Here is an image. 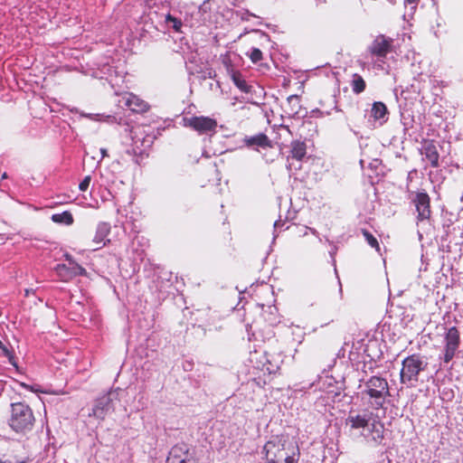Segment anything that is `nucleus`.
Here are the masks:
<instances>
[{
    "mask_svg": "<svg viewBox=\"0 0 463 463\" xmlns=\"http://www.w3.org/2000/svg\"><path fill=\"white\" fill-rule=\"evenodd\" d=\"M265 463H297L299 449L297 442L288 435H277L263 447Z\"/></svg>",
    "mask_w": 463,
    "mask_h": 463,
    "instance_id": "f257e3e1",
    "label": "nucleus"
},
{
    "mask_svg": "<svg viewBox=\"0 0 463 463\" xmlns=\"http://www.w3.org/2000/svg\"><path fill=\"white\" fill-rule=\"evenodd\" d=\"M35 423V417L31 407L24 402L11 404V414L8 419L9 427L19 434L31 431Z\"/></svg>",
    "mask_w": 463,
    "mask_h": 463,
    "instance_id": "f03ea898",
    "label": "nucleus"
},
{
    "mask_svg": "<svg viewBox=\"0 0 463 463\" xmlns=\"http://www.w3.org/2000/svg\"><path fill=\"white\" fill-rule=\"evenodd\" d=\"M426 364L420 356L413 354L402 361V367L400 373L401 383L413 387L419 380V374L425 369Z\"/></svg>",
    "mask_w": 463,
    "mask_h": 463,
    "instance_id": "7ed1b4c3",
    "label": "nucleus"
},
{
    "mask_svg": "<svg viewBox=\"0 0 463 463\" xmlns=\"http://www.w3.org/2000/svg\"><path fill=\"white\" fill-rule=\"evenodd\" d=\"M365 387L366 393L378 406H382L385 398L390 396L389 384L384 378L373 376L365 383Z\"/></svg>",
    "mask_w": 463,
    "mask_h": 463,
    "instance_id": "20e7f679",
    "label": "nucleus"
},
{
    "mask_svg": "<svg viewBox=\"0 0 463 463\" xmlns=\"http://www.w3.org/2000/svg\"><path fill=\"white\" fill-rule=\"evenodd\" d=\"M184 126L193 128L200 134L215 131L217 121L209 117H191L184 118Z\"/></svg>",
    "mask_w": 463,
    "mask_h": 463,
    "instance_id": "39448f33",
    "label": "nucleus"
},
{
    "mask_svg": "<svg viewBox=\"0 0 463 463\" xmlns=\"http://www.w3.org/2000/svg\"><path fill=\"white\" fill-rule=\"evenodd\" d=\"M460 344V335L457 327L452 326L448 329L445 335L444 357L445 363L450 362Z\"/></svg>",
    "mask_w": 463,
    "mask_h": 463,
    "instance_id": "423d86ee",
    "label": "nucleus"
},
{
    "mask_svg": "<svg viewBox=\"0 0 463 463\" xmlns=\"http://www.w3.org/2000/svg\"><path fill=\"white\" fill-rule=\"evenodd\" d=\"M112 410V399L109 394H106L95 401L92 411L89 415L103 420Z\"/></svg>",
    "mask_w": 463,
    "mask_h": 463,
    "instance_id": "0eeeda50",
    "label": "nucleus"
},
{
    "mask_svg": "<svg viewBox=\"0 0 463 463\" xmlns=\"http://www.w3.org/2000/svg\"><path fill=\"white\" fill-rule=\"evenodd\" d=\"M55 271L62 281H69L76 276L86 273L85 269L78 263L58 264L55 267Z\"/></svg>",
    "mask_w": 463,
    "mask_h": 463,
    "instance_id": "6e6552de",
    "label": "nucleus"
},
{
    "mask_svg": "<svg viewBox=\"0 0 463 463\" xmlns=\"http://www.w3.org/2000/svg\"><path fill=\"white\" fill-rule=\"evenodd\" d=\"M166 463H192V456L185 444L174 446L169 451Z\"/></svg>",
    "mask_w": 463,
    "mask_h": 463,
    "instance_id": "1a4fd4ad",
    "label": "nucleus"
},
{
    "mask_svg": "<svg viewBox=\"0 0 463 463\" xmlns=\"http://www.w3.org/2000/svg\"><path fill=\"white\" fill-rule=\"evenodd\" d=\"M391 39H388L383 35H378L369 47V51L373 55L385 57L391 50Z\"/></svg>",
    "mask_w": 463,
    "mask_h": 463,
    "instance_id": "9d476101",
    "label": "nucleus"
},
{
    "mask_svg": "<svg viewBox=\"0 0 463 463\" xmlns=\"http://www.w3.org/2000/svg\"><path fill=\"white\" fill-rule=\"evenodd\" d=\"M418 219L425 220L430 216V197L426 193H419L414 199Z\"/></svg>",
    "mask_w": 463,
    "mask_h": 463,
    "instance_id": "9b49d317",
    "label": "nucleus"
},
{
    "mask_svg": "<svg viewBox=\"0 0 463 463\" xmlns=\"http://www.w3.org/2000/svg\"><path fill=\"white\" fill-rule=\"evenodd\" d=\"M110 226L109 223L102 222L99 224L97 228V232L95 237L93 239V246L92 250H96L105 246L109 240H105L108 234L109 233Z\"/></svg>",
    "mask_w": 463,
    "mask_h": 463,
    "instance_id": "f8f14e48",
    "label": "nucleus"
},
{
    "mask_svg": "<svg viewBox=\"0 0 463 463\" xmlns=\"http://www.w3.org/2000/svg\"><path fill=\"white\" fill-rule=\"evenodd\" d=\"M125 105L132 111L144 112L147 109L148 106L146 102L138 99L137 96L129 95L125 101Z\"/></svg>",
    "mask_w": 463,
    "mask_h": 463,
    "instance_id": "ddd939ff",
    "label": "nucleus"
},
{
    "mask_svg": "<svg viewBox=\"0 0 463 463\" xmlns=\"http://www.w3.org/2000/svg\"><path fill=\"white\" fill-rule=\"evenodd\" d=\"M369 417L368 415H349L346 419V423L350 424L352 429H360L365 428L369 425Z\"/></svg>",
    "mask_w": 463,
    "mask_h": 463,
    "instance_id": "4468645a",
    "label": "nucleus"
},
{
    "mask_svg": "<svg viewBox=\"0 0 463 463\" xmlns=\"http://www.w3.org/2000/svg\"><path fill=\"white\" fill-rule=\"evenodd\" d=\"M291 156L297 160H302L307 153L306 144L299 140H295L291 143Z\"/></svg>",
    "mask_w": 463,
    "mask_h": 463,
    "instance_id": "2eb2a0df",
    "label": "nucleus"
},
{
    "mask_svg": "<svg viewBox=\"0 0 463 463\" xmlns=\"http://www.w3.org/2000/svg\"><path fill=\"white\" fill-rule=\"evenodd\" d=\"M245 143L248 146H261L266 147L269 146V140L265 134H258L254 137H250L245 138Z\"/></svg>",
    "mask_w": 463,
    "mask_h": 463,
    "instance_id": "dca6fc26",
    "label": "nucleus"
},
{
    "mask_svg": "<svg viewBox=\"0 0 463 463\" xmlns=\"http://www.w3.org/2000/svg\"><path fill=\"white\" fill-rule=\"evenodd\" d=\"M424 155L426 158L430 162V165L433 167L438 166L439 165V153L437 148L432 144H428L424 146Z\"/></svg>",
    "mask_w": 463,
    "mask_h": 463,
    "instance_id": "f3484780",
    "label": "nucleus"
},
{
    "mask_svg": "<svg viewBox=\"0 0 463 463\" xmlns=\"http://www.w3.org/2000/svg\"><path fill=\"white\" fill-rule=\"evenodd\" d=\"M371 431L373 432V440L377 443H381L383 439V425L380 422L373 421L371 424Z\"/></svg>",
    "mask_w": 463,
    "mask_h": 463,
    "instance_id": "a211bd4d",
    "label": "nucleus"
},
{
    "mask_svg": "<svg viewBox=\"0 0 463 463\" xmlns=\"http://www.w3.org/2000/svg\"><path fill=\"white\" fill-rule=\"evenodd\" d=\"M352 88L353 91L356 94L363 92L365 89V81L362 76L357 73L353 75Z\"/></svg>",
    "mask_w": 463,
    "mask_h": 463,
    "instance_id": "6ab92c4d",
    "label": "nucleus"
},
{
    "mask_svg": "<svg viewBox=\"0 0 463 463\" xmlns=\"http://www.w3.org/2000/svg\"><path fill=\"white\" fill-rule=\"evenodd\" d=\"M387 112V108L383 102H374L372 108V116L375 119H380L384 117Z\"/></svg>",
    "mask_w": 463,
    "mask_h": 463,
    "instance_id": "aec40b11",
    "label": "nucleus"
},
{
    "mask_svg": "<svg viewBox=\"0 0 463 463\" xmlns=\"http://www.w3.org/2000/svg\"><path fill=\"white\" fill-rule=\"evenodd\" d=\"M52 220L57 223L71 224L73 222L72 215L69 212L53 214Z\"/></svg>",
    "mask_w": 463,
    "mask_h": 463,
    "instance_id": "412c9836",
    "label": "nucleus"
},
{
    "mask_svg": "<svg viewBox=\"0 0 463 463\" xmlns=\"http://www.w3.org/2000/svg\"><path fill=\"white\" fill-rule=\"evenodd\" d=\"M232 79L234 84L243 92H249V86L246 81L241 78V75L239 72H233L232 75Z\"/></svg>",
    "mask_w": 463,
    "mask_h": 463,
    "instance_id": "4be33fe9",
    "label": "nucleus"
},
{
    "mask_svg": "<svg viewBox=\"0 0 463 463\" xmlns=\"http://www.w3.org/2000/svg\"><path fill=\"white\" fill-rule=\"evenodd\" d=\"M0 349L3 353V354L6 357H8L9 362L16 366V364L14 362V357L13 356L11 351L8 349V347L0 340Z\"/></svg>",
    "mask_w": 463,
    "mask_h": 463,
    "instance_id": "5701e85b",
    "label": "nucleus"
},
{
    "mask_svg": "<svg viewBox=\"0 0 463 463\" xmlns=\"http://www.w3.org/2000/svg\"><path fill=\"white\" fill-rule=\"evenodd\" d=\"M364 235L367 241V242L373 247L379 250V243L377 240L368 232L364 231Z\"/></svg>",
    "mask_w": 463,
    "mask_h": 463,
    "instance_id": "b1692460",
    "label": "nucleus"
},
{
    "mask_svg": "<svg viewBox=\"0 0 463 463\" xmlns=\"http://www.w3.org/2000/svg\"><path fill=\"white\" fill-rule=\"evenodd\" d=\"M250 58L252 62L257 63L262 59V52L258 48H253L250 52Z\"/></svg>",
    "mask_w": 463,
    "mask_h": 463,
    "instance_id": "393cba45",
    "label": "nucleus"
},
{
    "mask_svg": "<svg viewBox=\"0 0 463 463\" xmlns=\"http://www.w3.org/2000/svg\"><path fill=\"white\" fill-rule=\"evenodd\" d=\"M166 20L173 23V28L175 31H179L180 27L182 26V23L180 20L172 17L170 14L167 15Z\"/></svg>",
    "mask_w": 463,
    "mask_h": 463,
    "instance_id": "a878e982",
    "label": "nucleus"
},
{
    "mask_svg": "<svg viewBox=\"0 0 463 463\" xmlns=\"http://www.w3.org/2000/svg\"><path fill=\"white\" fill-rule=\"evenodd\" d=\"M90 180H91V178L90 175L85 176L84 179L81 181V183L79 185L80 190L86 191L90 185Z\"/></svg>",
    "mask_w": 463,
    "mask_h": 463,
    "instance_id": "bb28decb",
    "label": "nucleus"
},
{
    "mask_svg": "<svg viewBox=\"0 0 463 463\" xmlns=\"http://www.w3.org/2000/svg\"><path fill=\"white\" fill-rule=\"evenodd\" d=\"M65 259L68 261V263H77L71 255L65 254Z\"/></svg>",
    "mask_w": 463,
    "mask_h": 463,
    "instance_id": "cd10ccee",
    "label": "nucleus"
},
{
    "mask_svg": "<svg viewBox=\"0 0 463 463\" xmlns=\"http://www.w3.org/2000/svg\"><path fill=\"white\" fill-rule=\"evenodd\" d=\"M405 1V4H411V5H414L412 6V8H415V5H417L418 3V0H404Z\"/></svg>",
    "mask_w": 463,
    "mask_h": 463,
    "instance_id": "c85d7f7f",
    "label": "nucleus"
},
{
    "mask_svg": "<svg viewBox=\"0 0 463 463\" xmlns=\"http://www.w3.org/2000/svg\"><path fill=\"white\" fill-rule=\"evenodd\" d=\"M100 153H101L102 158L108 156L107 149H105V148H101Z\"/></svg>",
    "mask_w": 463,
    "mask_h": 463,
    "instance_id": "c756f323",
    "label": "nucleus"
},
{
    "mask_svg": "<svg viewBox=\"0 0 463 463\" xmlns=\"http://www.w3.org/2000/svg\"><path fill=\"white\" fill-rule=\"evenodd\" d=\"M22 385H23L24 388H26V389H30L31 391L35 392V391L33 390V387H30V386H28L27 384H25V383H22Z\"/></svg>",
    "mask_w": 463,
    "mask_h": 463,
    "instance_id": "7c9ffc66",
    "label": "nucleus"
},
{
    "mask_svg": "<svg viewBox=\"0 0 463 463\" xmlns=\"http://www.w3.org/2000/svg\"><path fill=\"white\" fill-rule=\"evenodd\" d=\"M33 289H25V296L28 297L30 293H33Z\"/></svg>",
    "mask_w": 463,
    "mask_h": 463,
    "instance_id": "2f4dec72",
    "label": "nucleus"
},
{
    "mask_svg": "<svg viewBox=\"0 0 463 463\" xmlns=\"http://www.w3.org/2000/svg\"><path fill=\"white\" fill-rule=\"evenodd\" d=\"M295 98H296L295 96H290V97L288 98V99L290 100V99H295Z\"/></svg>",
    "mask_w": 463,
    "mask_h": 463,
    "instance_id": "473e14b6",
    "label": "nucleus"
},
{
    "mask_svg": "<svg viewBox=\"0 0 463 463\" xmlns=\"http://www.w3.org/2000/svg\"><path fill=\"white\" fill-rule=\"evenodd\" d=\"M310 231L315 234L317 232L314 229H310Z\"/></svg>",
    "mask_w": 463,
    "mask_h": 463,
    "instance_id": "72a5a7b5",
    "label": "nucleus"
}]
</instances>
